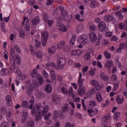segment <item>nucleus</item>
Wrapping results in <instances>:
<instances>
[{"mask_svg": "<svg viewBox=\"0 0 127 127\" xmlns=\"http://www.w3.org/2000/svg\"><path fill=\"white\" fill-rule=\"evenodd\" d=\"M116 102L119 105H121L124 103V97L123 95H117L116 98Z\"/></svg>", "mask_w": 127, "mask_h": 127, "instance_id": "obj_11", "label": "nucleus"}, {"mask_svg": "<svg viewBox=\"0 0 127 127\" xmlns=\"http://www.w3.org/2000/svg\"><path fill=\"white\" fill-rule=\"evenodd\" d=\"M24 35H25V33L24 32V30H22L20 31L19 36L22 38H24Z\"/></svg>", "mask_w": 127, "mask_h": 127, "instance_id": "obj_53", "label": "nucleus"}, {"mask_svg": "<svg viewBox=\"0 0 127 127\" xmlns=\"http://www.w3.org/2000/svg\"><path fill=\"white\" fill-rule=\"evenodd\" d=\"M88 36L86 34L81 35L78 38V42L79 43H81V44H86V43H88Z\"/></svg>", "mask_w": 127, "mask_h": 127, "instance_id": "obj_5", "label": "nucleus"}, {"mask_svg": "<svg viewBox=\"0 0 127 127\" xmlns=\"http://www.w3.org/2000/svg\"><path fill=\"white\" fill-rule=\"evenodd\" d=\"M9 127L8 123L6 122V121L3 122L0 126V127Z\"/></svg>", "mask_w": 127, "mask_h": 127, "instance_id": "obj_54", "label": "nucleus"}, {"mask_svg": "<svg viewBox=\"0 0 127 127\" xmlns=\"http://www.w3.org/2000/svg\"><path fill=\"white\" fill-rule=\"evenodd\" d=\"M58 29L59 30H60V31H62L63 32H66V31L68 30L67 29V28H66V27L65 26V25L63 24L59 27Z\"/></svg>", "mask_w": 127, "mask_h": 127, "instance_id": "obj_27", "label": "nucleus"}, {"mask_svg": "<svg viewBox=\"0 0 127 127\" xmlns=\"http://www.w3.org/2000/svg\"><path fill=\"white\" fill-rule=\"evenodd\" d=\"M95 71H96V68L94 67L93 68H92L90 70V75L91 76H94V75H95Z\"/></svg>", "mask_w": 127, "mask_h": 127, "instance_id": "obj_58", "label": "nucleus"}, {"mask_svg": "<svg viewBox=\"0 0 127 127\" xmlns=\"http://www.w3.org/2000/svg\"><path fill=\"white\" fill-rule=\"evenodd\" d=\"M89 38L90 41L92 42H95L96 40H97V36L96 35V33L94 32H91L89 35Z\"/></svg>", "mask_w": 127, "mask_h": 127, "instance_id": "obj_12", "label": "nucleus"}, {"mask_svg": "<svg viewBox=\"0 0 127 127\" xmlns=\"http://www.w3.org/2000/svg\"><path fill=\"white\" fill-rule=\"evenodd\" d=\"M50 76L53 80H56V75L55 73H50Z\"/></svg>", "mask_w": 127, "mask_h": 127, "instance_id": "obj_61", "label": "nucleus"}, {"mask_svg": "<svg viewBox=\"0 0 127 127\" xmlns=\"http://www.w3.org/2000/svg\"><path fill=\"white\" fill-rule=\"evenodd\" d=\"M36 55L39 59H41L42 58V56H43V55L42 54V52L40 51H38L36 54Z\"/></svg>", "mask_w": 127, "mask_h": 127, "instance_id": "obj_45", "label": "nucleus"}, {"mask_svg": "<svg viewBox=\"0 0 127 127\" xmlns=\"http://www.w3.org/2000/svg\"><path fill=\"white\" fill-rule=\"evenodd\" d=\"M33 88L36 90V91H37L38 88V85L36 84V83H34V84H32L31 85V87L28 88V89L27 90V94L28 96H30V95H31V93H32V91L33 90Z\"/></svg>", "mask_w": 127, "mask_h": 127, "instance_id": "obj_7", "label": "nucleus"}, {"mask_svg": "<svg viewBox=\"0 0 127 127\" xmlns=\"http://www.w3.org/2000/svg\"><path fill=\"white\" fill-rule=\"evenodd\" d=\"M63 24H62V20H61V18H58L57 19V22H56V25L58 27H59L60 26L62 25Z\"/></svg>", "mask_w": 127, "mask_h": 127, "instance_id": "obj_39", "label": "nucleus"}, {"mask_svg": "<svg viewBox=\"0 0 127 127\" xmlns=\"http://www.w3.org/2000/svg\"><path fill=\"white\" fill-rule=\"evenodd\" d=\"M0 112L2 115H5L7 113L6 108L4 107H1Z\"/></svg>", "mask_w": 127, "mask_h": 127, "instance_id": "obj_44", "label": "nucleus"}, {"mask_svg": "<svg viewBox=\"0 0 127 127\" xmlns=\"http://www.w3.org/2000/svg\"><path fill=\"white\" fill-rule=\"evenodd\" d=\"M85 79H78V86L79 88H80L83 86V82H84Z\"/></svg>", "mask_w": 127, "mask_h": 127, "instance_id": "obj_43", "label": "nucleus"}, {"mask_svg": "<svg viewBox=\"0 0 127 127\" xmlns=\"http://www.w3.org/2000/svg\"><path fill=\"white\" fill-rule=\"evenodd\" d=\"M84 59L85 61H89L91 59V53H86L84 56Z\"/></svg>", "mask_w": 127, "mask_h": 127, "instance_id": "obj_32", "label": "nucleus"}, {"mask_svg": "<svg viewBox=\"0 0 127 127\" xmlns=\"http://www.w3.org/2000/svg\"><path fill=\"white\" fill-rule=\"evenodd\" d=\"M95 106H97V102L94 100H91L89 102L88 106H87L88 109H91L92 110L94 109Z\"/></svg>", "mask_w": 127, "mask_h": 127, "instance_id": "obj_14", "label": "nucleus"}, {"mask_svg": "<svg viewBox=\"0 0 127 127\" xmlns=\"http://www.w3.org/2000/svg\"><path fill=\"white\" fill-rule=\"evenodd\" d=\"M49 111V106L48 105L43 107L41 103H38L36 104L35 108L32 110V114L35 115V121L38 122V121L41 120V116H46Z\"/></svg>", "mask_w": 127, "mask_h": 127, "instance_id": "obj_1", "label": "nucleus"}, {"mask_svg": "<svg viewBox=\"0 0 127 127\" xmlns=\"http://www.w3.org/2000/svg\"><path fill=\"white\" fill-rule=\"evenodd\" d=\"M38 75L40 74L37 73V70H36L35 69H34L33 71H32L31 73V77H32V78H35V77L37 78Z\"/></svg>", "mask_w": 127, "mask_h": 127, "instance_id": "obj_33", "label": "nucleus"}, {"mask_svg": "<svg viewBox=\"0 0 127 127\" xmlns=\"http://www.w3.org/2000/svg\"><path fill=\"white\" fill-rule=\"evenodd\" d=\"M15 54V50L14 49H10V55L9 56L10 64L11 66L14 65V55Z\"/></svg>", "mask_w": 127, "mask_h": 127, "instance_id": "obj_6", "label": "nucleus"}, {"mask_svg": "<svg viewBox=\"0 0 127 127\" xmlns=\"http://www.w3.org/2000/svg\"><path fill=\"white\" fill-rule=\"evenodd\" d=\"M91 84L93 87H95L96 91H100L101 90V86L99 81L96 80H93L91 81Z\"/></svg>", "mask_w": 127, "mask_h": 127, "instance_id": "obj_9", "label": "nucleus"}, {"mask_svg": "<svg viewBox=\"0 0 127 127\" xmlns=\"http://www.w3.org/2000/svg\"><path fill=\"white\" fill-rule=\"evenodd\" d=\"M91 2L90 3V7H92V8H94L96 7V5H95V3H96V0H90Z\"/></svg>", "mask_w": 127, "mask_h": 127, "instance_id": "obj_50", "label": "nucleus"}, {"mask_svg": "<svg viewBox=\"0 0 127 127\" xmlns=\"http://www.w3.org/2000/svg\"><path fill=\"white\" fill-rule=\"evenodd\" d=\"M100 78L103 80V81H108L110 77L109 76L106 75V73L102 72L100 73Z\"/></svg>", "mask_w": 127, "mask_h": 127, "instance_id": "obj_23", "label": "nucleus"}, {"mask_svg": "<svg viewBox=\"0 0 127 127\" xmlns=\"http://www.w3.org/2000/svg\"><path fill=\"white\" fill-rule=\"evenodd\" d=\"M65 46V42L61 41L58 44L57 48H58V49H64Z\"/></svg>", "mask_w": 127, "mask_h": 127, "instance_id": "obj_20", "label": "nucleus"}, {"mask_svg": "<svg viewBox=\"0 0 127 127\" xmlns=\"http://www.w3.org/2000/svg\"><path fill=\"white\" fill-rule=\"evenodd\" d=\"M47 21H48V24L49 27H51V26H52V24H53L54 23V21H53V20H52V19L49 20Z\"/></svg>", "mask_w": 127, "mask_h": 127, "instance_id": "obj_55", "label": "nucleus"}, {"mask_svg": "<svg viewBox=\"0 0 127 127\" xmlns=\"http://www.w3.org/2000/svg\"><path fill=\"white\" fill-rule=\"evenodd\" d=\"M105 57L107 59H110L111 57H112V55L110 53H108V51H105L104 53Z\"/></svg>", "mask_w": 127, "mask_h": 127, "instance_id": "obj_46", "label": "nucleus"}, {"mask_svg": "<svg viewBox=\"0 0 127 127\" xmlns=\"http://www.w3.org/2000/svg\"><path fill=\"white\" fill-rule=\"evenodd\" d=\"M45 90L47 93L50 94L52 92V86L50 84H47L45 87Z\"/></svg>", "mask_w": 127, "mask_h": 127, "instance_id": "obj_17", "label": "nucleus"}, {"mask_svg": "<svg viewBox=\"0 0 127 127\" xmlns=\"http://www.w3.org/2000/svg\"><path fill=\"white\" fill-rule=\"evenodd\" d=\"M86 92V88L84 86L79 87L78 89V93L80 96H82V95H85V93Z\"/></svg>", "mask_w": 127, "mask_h": 127, "instance_id": "obj_16", "label": "nucleus"}, {"mask_svg": "<svg viewBox=\"0 0 127 127\" xmlns=\"http://www.w3.org/2000/svg\"><path fill=\"white\" fill-rule=\"evenodd\" d=\"M119 27L120 29H125V30L127 31V21L124 23H120L119 24Z\"/></svg>", "mask_w": 127, "mask_h": 127, "instance_id": "obj_15", "label": "nucleus"}, {"mask_svg": "<svg viewBox=\"0 0 127 127\" xmlns=\"http://www.w3.org/2000/svg\"><path fill=\"white\" fill-rule=\"evenodd\" d=\"M96 99L98 103L103 102V97H102V93L100 92H98L96 94Z\"/></svg>", "mask_w": 127, "mask_h": 127, "instance_id": "obj_13", "label": "nucleus"}, {"mask_svg": "<svg viewBox=\"0 0 127 127\" xmlns=\"http://www.w3.org/2000/svg\"><path fill=\"white\" fill-rule=\"evenodd\" d=\"M42 43L43 46H45L47 42V39H48V37L49 36V33L47 31H44L42 32Z\"/></svg>", "mask_w": 127, "mask_h": 127, "instance_id": "obj_2", "label": "nucleus"}, {"mask_svg": "<svg viewBox=\"0 0 127 127\" xmlns=\"http://www.w3.org/2000/svg\"><path fill=\"white\" fill-rule=\"evenodd\" d=\"M84 28V26L82 24H79L76 29V32L77 33H79V32H81V31H82V30H83Z\"/></svg>", "mask_w": 127, "mask_h": 127, "instance_id": "obj_35", "label": "nucleus"}, {"mask_svg": "<svg viewBox=\"0 0 127 127\" xmlns=\"http://www.w3.org/2000/svg\"><path fill=\"white\" fill-rule=\"evenodd\" d=\"M98 29L100 30V31H101V32H103V31H107V25H106V23L104 21H101L98 24Z\"/></svg>", "mask_w": 127, "mask_h": 127, "instance_id": "obj_8", "label": "nucleus"}, {"mask_svg": "<svg viewBox=\"0 0 127 127\" xmlns=\"http://www.w3.org/2000/svg\"><path fill=\"white\" fill-rule=\"evenodd\" d=\"M65 127H75L74 125H71L70 122H67L65 125Z\"/></svg>", "mask_w": 127, "mask_h": 127, "instance_id": "obj_62", "label": "nucleus"}, {"mask_svg": "<svg viewBox=\"0 0 127 127\" xmlns=\"http://www.w3.org/2000/svg\"><path fill=\"white\" fill-rule=\"evenodd\" d=\"M34 102H35L34 96H32L31 100L29 101V103L30 104L29 108L30 109V110H32V107H33V105L34 104Z\"/></svg>", "mask_w": 127, "mask_h": 127, "instance_id": "obj_31", "label": "nucleus"}, {"mask_svg": "<svg viewBox=\"0 0 127 127\" xmlns=\"http://www.w3.org/2000/svg\"><path fill=\"white\" fill-rule=\"evenodd\" d=\"M121 117V113L120 112H116L114 114V120L115 121H118L119 118Z\"/></svg>", "mask_w": 127, "mask_h": 127, "instance_id": "obj_41", "label": "nucleus"}, {"mask_svg": "<svg viewBox=\"0 0 127 127\" xmlns=\"http://www.w3.org/2000/svg\"><path fill=\"white\" fill-rule=\"evenodd\" d=\"M35 46H36L37 48L40 47V46L41 45V42H40V41H38V40L35 39Z\"/></svg>", "mask_w": 127, "mask_h": 127, "instance_id": "obj_49", "label": "nucleus"}, {"mask_svg": "<svg viewBox=\"0 0 127 127\" xmlns=\"http://www.w3.org/2000/svg\"><path fill=\"white\" fill-rule=\"evenodd\" d=\"M28 116V113H24L21 120L22 124H24V123L26 122V119L27 118Z\"/></svg>", "mask_w": 127, "mask_h": 127, "instance_id": "obj_36", "label": "nucleus"}, {"mask_svg": "<svg viewBox=\"0 0 127 127\" xmlns=\"http://www.w3.org/2000/svg\"><path fill=\"white\" fill-rule=\"evenodd\" d=\"M48 51L51 54H55L56 52V46H52L51 48H49Z\"/></svg>", "mask_w": 127, "mask_h": 127, "instance_id": "obj_19", "label": "nucleus"}, {"mask_svg": "<svg viewBox=\"0 0 127 127\" xmlns=\"http://www.w3.org/2000/svg\"><path fill=\"white\" fill-rule=\"evenodd\" d=\"M62 110L64 113H67L69 112V104L65 103L62 108Z\"/></svg>", "mask_w": 127, "mask_h": 127, "instance_id": "obj_25", "label": "nucleus"}, {"mask_svg": "<svg viewBox=\"0 0 127 127\" xmlns=\"http://www.w3.org/2000/svg\"><path fill=\"white\" fill-rule=\"evenodd\" d=\"M6 100L8 103L11 101V97H10V96H9V95H8L6 96Z\"/></svg>", "mask_w": 127, "mask_h": 127, "instance_id": "obj_64", "label": "nucleus"}, {"mask_svg": "<svg viewBox=\"0 0 127 127\" xmlns=\"http://www.w3.org/2000/svg\"><path fill=\"white\" fill-rule=\"evenodd\" d=\"M87 112L90 114L93 113L94 115H98L99 114V109L95 108L94 110L88 109Z\"/></svg>", "mask_w": 127, "mask_h": 127, "instance_id": "obj_21", "label": "nucleus"}, {"mask_svg": "<svg viewBox=\"0 0 127 127\" xmlns=\"http://www.w3.org/2000/svg\"><path fill=\"white\" fill-rule=\"evenodd\" d=\"M8 72L9 70L7 68H2L0 72V74L1 76H6V75L8 74Z\"/></svg>", "mask_w": 127, "mask_h": 127, "instance_id": "obj_18", "label": "nucleus"}, {"mask_svg": "<svg viewBox=\"0 0 127 127\" xmlns=\"http://www.w3.org/2000/svg\"><path fill=\"white\" fill-rule=\"evenodd\" d=\"M21 107L28 109L29 107V104L28 103V102L26 101H23L21 104Z\"/></svg>", "mask_w": 127, "mask_h": 127, "instance_id": "obj_37", "label": "nucleus"}, {"mask_svg": "<svg viewBox=\"0 0 127 127\" xmlns=\"http://www.w3.org/2000/svg\"><path fill=\"white\" fill-rule=\"evenodd\" d=\"M43 76L44 78H45V79H46V78H48L49 75H48V73H47V72H46V70H43Z\"/></svg>", "mask_w": 127, "mask_h": 127, "instance_id": "obj_52", "label": "nucleus"}, {"mask_svg": "<svg viewBox=\"0 0 127 127\" xmlns=\"http://www.w3.org/2000/svg\"><path fill=\"white\" fill-rule=\"evenodd\" d=\"M30 21L32 25H37V24L40 23V17L39 16H37L34 19H30Z\"/></svg>", "mask_w": 127, "mask_h": 127, "instance_id": "obj_10", "label": "nucleus"}, {"mask_svg": "<svg viewBox=\"0 0 127 127\" xmlns=\"http://www.w3.org/2000/svg\"><path fill=\"white\" fill-rule=\"evenodd\" d=\"M36 3V2H35V1H31L30 0H29L28 1V4L29 5H34V4H35Z\"/></svg>", "mask_w": 127, "mask_h": 127, "instance_id": "obj_63", "label": "nucleus"}, {"mask_svg": "<svg viewBox=\"0 0 127 127\" xmlns=\"http://www.w3.org/2000/svg\"><path fill=\"white\" fill-rule=\"evenodd\" d=\"M11 66L13 67L14 72L16 73V74H17L18 76H19L20 75V70L18 69V66H15V64H14V61L13 65Z\"/></svg>", "mask_w": 127, "mask_h": 127, "instance_id": "obj_24", "label": "nucleus"}, {"mask_svg": "<svg viewBox=\"0 0 127 127\" xmlns=\"http://www.w3.org/2000/svg\"><path fill=\"white\" fill-rule=\"evenodd\" d=\"M119 82H118V83H117V82L114 83V86L113 87V91L114 92L117 91V90H118V89H119Z\"/></svg>", "mask_w": 127, "mask_h": 127, "instance_id": "obj_48", "label": "nucleus"}, {"mask_svg": "<svg viewBox=\"0 0 127 127\" xmlns=\"http://www.w3.org/2000/svg\"><path fill=\"white\" fill-rule=\"evenodd\" d=\"M66 64V60L63 58H59L57 60V65L60 69H63L64 65Z\"/></svg>", "mask_w": 127, "mask_h": 127, "instance_id": "obj_3", "label": "nucleus"}, {"mask_svg": "<svg viewBox=\"0 0 127 127\" xmlns=\"http://www.w3.org/2000/svg\"><path fill=\"white\" fill-rule=\"evenodd\" d=\"M96 25H92L89 26V30H90V31H96Z\"/></svg>", "mask_w": 127, "mask_h": 127, "instance_id": "obj_51", "label": "nucleus"}, {"mask_svg": "<svg viewBox=\"0 0 127 127\" xmlns=\"http://www.w3.org/2000/svg\"><path fill=\"white\" fill-rule=\"evenodd\" d=\"M115 14L116 15H117V16H120V15L123 14V10H120L116 12Z\"/></svg>", "mask_w": 127, "mask_h": 127, "instance_id": "obj_59", "label": "nucleus"}, {"mask_svg": "<svg viewBox=\"0 0 127 127\" xmlns=\"http://www.w3.org/2000/svg\"><path fill=\"white\" fill-rule=\"evenodd\" d=\"M27 127H34V121L32 119L27 121L25 124Z\"/></svg>", "mask_w": 127, "mask_h": 127, "instance_id": "obj_22", "label": "nucleus"}, {"mask_svg": "<svg viewBox=\"0 0 127 127\" xmlns=\"http://www.w3.org/2000/svg\"><path fill=\"white\" fill-rule=\"evenodd\" d=\"M113 65H114V63H113V62L112 61H110L107 62L106 63L105 67H106V68H108L110 70V68L111 67H112V66H113Z\"/></svg>", "mask_w": 127, "mask_h": 127, "instance_id": "obj_34", "label": "nucleus"}, {"mask_svg": "<svg viewBox=\"0 0 127 127\" xmlns=\"http://www.w3.org/2000/svg\"><path fill=\"white\" fill-rule=\"evenodd\" d=\"M14 48L17 51V53L20 54L21 53V51L20 50V48L18 45H15L14 46Z\"/></svg>", "mask_w": 127, "mask_h": 127, "instance_id": "obj_42", "label": "nucleus"}, {"mask_svg": "<svg viewBox=\"0 0 127 127\" xmlns=\"http://www.w3.org/2000/svg\"><path fill=\"white\" fill-rule=\"evenodd\" d=\"M22 24L23 25L25 30L28 31V30L30 29V27L29 26V19H28V18L26 17H24Z\"/></svg>", "mask_w": 127, "mask_h": 127, "instance_id": "obj_4", "label": "nucleus"}, {"mask_svg": "<svg viewBox=\"0 0 127 127\" xmlns=\"http://www.w3.org/2000/svg\"><path fill=\"white\" fill-rule=\"evenodd\" d=\"M110 79L113 81H116L117 79H118V76H117V75L116 74H113L112 75Z\"/></svg>", "mask_w": 127, "mask_h": 127, "instance_id": "obj_56", "label": "nucleus"}, {"mask_svg": "<svg viewBox=\"0 0 127 127\" xmlns=\"http://www.w3.org/2000/svg\"><path fill=\"white\" fill-rule=\"evenodd\" d=\"M110 114H108V115L107 116H104L102 118V120L104 123H107L108 122V120H110Z\"/></svg>", "mask_w": 127, "mask_h": 127, "instance_id": "obj_40", "label": "nucleus"}, {"mask_svg": "<svg viewBox=\"0 0 127 127\" xmlns=\"http://www.w3.org/2000/svg\"><path fill=\"white\" fill-rule=\"evenodd\" d=\"M113 19H114V17L111 15L106 16L104 18V21H107V22H110V21H112Z\"/></svg>", "mask_w": 127, "mask_h": 127, "instance_id": "obj_26", "label": "nucleus"}, {"mask_svg": "<svg viewBox=\"0 0 127 127\" xmlns=\"http://www.w3.org/2000/svg\"><path fill=\"white\" fill-rule=\"evenodd\" d=\"M53 103H55V104H56V105H57V104L59 103V97H57L55 98L54 99H53Z\"/></svg>", "mask_w": 127, "mask_h": 127, "instance_id": "obj_60", "label": "nucleus"}, {"mask_svg": "<svg viewBox=\"0 0 127 127\" xmlns=\"http://www.w3.org/2000/svg\"><path fill=\"white\" fill-rule=\"evenodd\" d=\"M14 64L15 65V63H17V65H19L20 64V57L19 55H16L15 60L14 59Z\"/></svg>", "mask_w": 127, "mask_h": 127, "instance_id": "obj_29", "label": "nucleus"}, {"mask_svg": "<svg viewBox=\"0 0 127 127\" xmlns=\"http://www.w3.org/2000/svg\"><path fill=\"white\" fill-rule=\"evenodd\" d=\"M43 19L45 21H48V15H47V14L44 13L43 14Z\"/></svg>", "mask_w": 127, "mask_h": 127, "instance_id": "obj_57", "label": "nucleus"}, {"mask_svg": "<svg viewBox=\"0 0 127 127\" xmlns=\"http://www.w3.org/2000/svg\"><path fill=\"white\" fill-rule=\"evenodd\" d=\"M115 64H116V65L117 67H119V68L122 67V64L120 63V61L119 60V57H117L115 58Z\"/></svg>", "mask_w": 127, "mask_h": 127, "instance_id": "obj_38", "label": "nucleus"}, {"mask_svg": "<svg viewBox=\"0 0 127 127\" xmlns=\"http://www.w3.org/2000/svg\"><path fill=\"white\" fill-rule=\"evenodd\" d=\"M61 91L64 94V95H67L68 93H69V91H68V89H66L65 87H62L61 89Z\"/></svg>", "mask_w": 127, "mask_h": 127, "instance_id": "obj_47", "label": "nucleus"}, {"mask_svg": "<svg viewBox=\"0 0 127 127\" xmlns=\"http://www.w3.org/2000/svg\"><path fill=\"white\" fill-rule=\"evenodd\" d=\"M71 55L76 56L77 55H80L81 54V51L80 50H73L70 52Z\"/></svg>", "mask_w": 127, "mask_h": 127, "instance_id": "obj_30", "label": "nucleus"}, {"mask_svg": "<svg viewBox=\"0 0 127 127\" xmlns=\"http://www.w3.org/2000/svg\"><path fill=\"white\" fill-rule=\"evenodd\" d=\"M36 79L38 80L39 84H43V83H44V79L43 77H42V75L38 74Z\"/></svg>", "mask_w": 127, "mask_h": 127, "instance_id": "obj_28", "label": "nucleus"}]
</instances>
